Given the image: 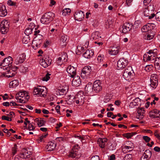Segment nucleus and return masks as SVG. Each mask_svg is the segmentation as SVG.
I'll return each mask as SVG.
<instances>
[{
    "label": "nucleus",
    "instance_id": "obj_1",
    "mask_svg": "<svg viewBox=\"0 0 160 160\" xmlns=\"http://www.w3.org/2000/svg\"><path fill=\"white\" fill-rule=\"evenodd\" d=\"M157 50L155 49L149 50L143 55V60L145 62L148 61H152L154 62L156 59L157 58Z\"/></svg>",
    "mask_w": 160,
    "mask_h": 160
},
{
    "label": "nucleus",
    "instance_id": "obj_2",
    "mask_svg": "<svg viewBox=\"0 0 160 160\" xmlns=\"http://www.w3.org/2000/svg\"><path fill=\"white\" fill-rule=\"evenodd\" d=\"M29 98L28 93L26 91H21L17 94L16 98L20 103H25Z\"/></svg>",
    "mask_w": 160,
    "mask_h": 160
},
{
    "label": "nucleus",
    "instance_id": "obj_3",
    "mask_svg": "<svg viewBox=\"0 0 160 160\" xmlns=\"http://www.w3.org/2000/svg\"><path fill=\"white\" fill-rule=\"evenodd\" d=\"M55 17V14L52 12H48L45 14L41 18V22L45 24H48L52 21Z\"/></svg>",
    "mask_w": 160,
    "mask_h": 160
},
{
    "label": "nucleus",
    "instance_id": "obj_4",
    "mask_svg": "<svg viewBox=\"0 0 160 160\" xmlns=\"http://www.w3.org/2000/svg\"><path fill=\"white\" fill-rule=\"evenodd\" d=\"M154 10L153 5H150L146 7L143 10L144 16L148 17V19H152L155 16V14L153 13Z\"/></svg>",
    "mask_w": 160,
    "mask_h": 160
},
{
    "label": "nucleus",
    "instance_id": "obj_5",
    "mask_svg": "<svg viewBox=\"0 0 160 160\" xmlns=\"http://www.w3.org/2000/svg\"><path fill=\"white\" fill-rule=\"evenodd\" d=\"M79 148V146L78 145L73 146L70 153V157L73 158H75V160L79 158L81 156V154L80 151L78 149Z\"/></svg>",
    "mask_w": 160,
    "mask_h": 160
},
{
    "label": "nucleus",
    "instance_id": "obj_6",
    "mask_svg": "<svg viewBox=\"0 0 160 160\" xmlns=\"http://www.w3.org/2000/svg\"><path fill=\"white\" fill-rule=\"evenodd\" d=\"M12 62V58L9 56L5 58L2 61L0 64V68L4 70H8L9 68L11 66V64Z\"/></svg>",
    "mask_w": 160,
    "mask_h": 160
},
{
    "label": "nucleus",
    "instance_id": "obj_7",
    "mask_svg": "<svg viewBox=\"0 0 160 160\" xmlns=\"http://www.w3.org/2000/svg\"><path fill=\"white\" fill-rule=\"evenodd\" d=\"M46 88L44 87L39 86L34 88L33 93L34 95L44 97L46 96Z\"/></svg>",
    "mask_w": 160,
    "mask_h": 160
},
{
    "label": "nucleus",
    "instance_id": "obj_8",
    "mask_svg": "<svg viewBox=\"0 0 160 160\" xmlns=\"http://www.w3.org/2000/svg\"><path fill=\"white\" fill-rule=\"evenodd\" d=\"M134 148L133 143L131 142H128L126 145H123L121 147L122 152L124 153L129 152L132 151Z\"/></svg>",
    "mask_w": 160,
    "mask_h": 160
},
{
    "label": "nucleus",
    "instance_id": "obj_9",
    "mask_svg": "<svg viewBox=\"0 0 160 160\" xmlns=\"http://www.w3.org/2000/svg\"><path fill=\"white\" fill-rule=\"evenodd\" d=\"M0 31L3 34L6 33L8 31L9 24L8 21L6 20H3L0 25Z\"/></svg>",
    "mask_w": 160,
    "mask_h": 160
},
{
    "label": "nucleus",
    "instance_id": "obj_10",
    "mask_svg": "<svg viewBox=\"0 0 160 160\" xmlns=\"http://www.w3.org/2000/svg\"><path fill=\"white\" fill-rule=\"evenodd\" d=\"M108 141L106 138H99L98 140V143L100 148H101V151L104 153L106 152V149L105 147Z\"/></svg>",
    "mask_w": 160,
    "mask_h": 160
},
{
    "label": "nucleus",
    "instance_id": "obj_11",
    "mask_svg": "<svg viewBox=\"0 0 160 160\" xmlns=\"http://www.w3.org/2000/svg\"><path fill=\"white\" fill-rule=\"evenodd\" d=\"M128 61L123 58L120 59L117 62V68L118 70L123 69L128 65Z\"/></svg>",
    "mask_w": 160,
    "mask_h": 160
},
{
    "label": "nucleus",
    "instance_id": "obj_12",
    "mask_svg": "<svg viewBox=\"0 0 160 160\" xmlns=\"http://www.w3.org/2000/svg\"><path fill=\"white\" fill-rule=\"evenodd\" d=\"M132 68L130 67H128L125 69L123 72L122 76L123 78L126 80H129L132 76Z\"/></svg>",
    "mask_w": 160,
    "mask_h": 160
},
{
    "label": "nucleus",
    "instance_id": "obj_13",
    "mask_svg": "<svg viewBox=\"0 0 160 160\" xmlns=\"http://www.w3.org/2000/svg\"><path fill=\"white\" fill-rule=\"evenodd\" d=\"M74 102L78 104L79 106H82L84 102V97L82 95H81L80 94L78 93L73 98Z\"/></svg>",
    "mask_w": 160,
    "mask_h": 160
},
{
    "label": "nucleus",
    "instance_id": "obj_14",
    "mask_svg": "<svg viewBox=\"0 0 160 160\" xmlns=\"http://www.w3.org/2000/svg\"><path fill=\"white\" fill-rule=\"evenodd\" d=\"M40 65L44 68H47L51 63L52 59L48 57L43 58L40 61Z\"/></svg>",
    "mask_w": 160,
    "mask_h": 160
},
{
    "label": "nucleus",
    "instance_id": "obj_15",
    "mask_svg": "<svg viewBox=\"0 0 160 160\" xmlns=\"http://www.w3.org/2000/svg\"><path fill=\"white\" fill-rule=\"evenodd\" d=\"M120 47L119 45L114 46L111 47L108 50V53L110 55H116L119 53Z\"/></svg>",
    "mask_w": 160,
    "mask_h": 160
},
{
    "label": "nucleus",
    "instance_id": "obj_16",
    "mask_svg": "<svg viewBox=\"0 0 160 160\" xmlns=\"http://www.w3.org/2000/svg\"><path fill=\"white\" fill-rule=\"evenodd\" d=\"M94 92L98 93L100 92L102 89V87L100 81L97 80L94 81L93 85Z\"/></svg>",
    "mask_w": 160,
    "mask_h": 160
},
{
    "label": "nucleus",
    "instance_id": "obj_17",
    "mask_svg": "<svg viewBox=\"0 0 160 160\" xmlns=\"http://www.w3.org/2000/svg\"><path fill=\"white\" fill-rule=\"evenodd\" d=\"M90 66L85 67L82 70L81 73V77L82 78L85 79L87 78L90 74L91 71Z\"/></svg>",
    "mask_w": 160,
    "mask_h": 160
},
{
    "label": "nucleus",
    "instance_id": "obj_18",
    "mask_svg": "<svg viewBox=\"0 0 160 160\" xmlns=\"http://www.w3.org/2000/svg\"><path fill=\"white\" fill-rule=\"evenodd\" d=\"M42 42L41 38L38 39L37 37L34 38L32 42V46L34 49L40 47Z\"/></svg>",
    "mask_w": 160,
    "mask_h": 160
},
{
    "label": "nucleus",
    "instance_id": "obj_19",
    "mask_svg": "<svg viewBox=\"0 0 160 160\" xmlns=\"http://www.w3.org/2000/svg\"><path fill=\"white\" fill-rule=\"evenodd\" d=\"M68 60V57L66 53H64L60 57H59L56 61V63L58 65L61 66L64 62H66Z\"/></svg>",
    "mask_w": 160,
    "mask_h": 160
},
{
    "label": "nucleus",
    "instance_id": "obj_20",
    "mask_svg": "<svg viewBox=\"0 0 160 160\" xmlns=\"http://www.w3.org/2000/svg\"><path fill=\"white\" fill-rule=\"evenodd\" d=\"M84 17V14L83 12L81 11L76 12L74 14L75 19L76 20L81 21Z\"/></svg>",
    "mask_w": 160,
    "mask_h": 160
},
{
    "label": "nucleus",
    "instance_id": "obj_21",
    "mask_svg": "<svg viewBox=\"0 0 160 160\" xmlns=\"http://www.w3.org/2000/svg\"><path fill=\"white\" fill-rule=\"evenodd\" d=\"M31 154V152L26 149H22L20 154V158L23 159H26L29 158Z\"/></svg>",
    "mask_w": 160,
    "mask_h": 160
},
{
    "label": "nucleus",
    "instance_id": "obj_22",
    "mask_svg": "<svg viewBox=\"0 0 160 160\" xmlns=\"http://www.w3.org/2000/svg\"><path fill=\"white\" fill-rule=\"evenodd\" d=\"M25 57L26 55L25 54L22 53L20 54L16 58L15 63L17 65L22 63L24 61Z\"/></svg>",
    "mask_w": 160,
    "mask_h": 160
},
{
    "label": "nucleus",
    "instance_id": "obj_23",
    "mask_svg": "<svg viewBox=\"0 0 160 160\" xmlns=\"http://www.w3.org/2000/svg\"><path fill=\"white\" fill-rule=\"evenodd\" d=\"M68 73L70 75V77L73 78L76 74V69L71 65L69 66L67 69Z\"/></svg>",
    "mask_w": 160,
    "mask_h": 160
},
{
    "label": "nucleus",
    "instance_id": "obj_24",
    "mask_svg": "<svg viewBox=\"0 0 160 160\" xmlns=\"http://www.w3.org/2000/svg\"><path fill=\"white\" fill-rule=\"evenodd\" d=\"M140 99L138 98L134 99L130 102L129 104V107L130 108H134L140 104Z\"/></svg>",
    "mask_w": 160,
    "mask_h": 160
},
{
    "label": "nucleus",
    "instance_id": "obj_25",
    "mask_svg": "<svg viewBox=\"0 0 160 160\" xmlns=\"http://www.w3.org/2000/svg\"><path fill=\"white\" fill-rule=\"evenodd\" d=\"M56 146V143L54 142H50L48 143L46 146V149L48 151H51L54 149Z\"/></svg>",
    "mask_w": 160,
    "mask_h": 160
},
{
    "label": "nucleus",
    "instance_id": "obj_26",
    "mask_svg": "<svg viewBox=\"0 0 160 160\" xmlns=\"http://www.w3.org/2000/svg\"><path fill=\"white\" fill-rule=\"evenodd\" d=\"M81 84V81L80 77L78 76L75 77L72 82V86L75 87H77L79 86Z\"/></svg>",
    "mask_w": 160,
    "mask_h": 160
},
{
    "label": "nucleus",
    "instance_id": "obj_27",
    "mask_svg": "<svg viewBox=\"0 0 160 160\" xmlns=\"http://www.w3.org/2000/svg\"><path fill=\"white\" fill-rule=\"evenodd\" d=\"M67 36H62L60 38L59 40V44L61 46H65L67 44Z\"/></svg>",
    "mask_w": 160,
    "mask_h": 160
},
{
    "label": "nucleus",
    "instance_id": "obj_28",
    "mask_svg": "<svg viewBox=\"0 0 160 160\" xmlns=\"http://www.w3.org/2000/svg\"><path fill=\"white\" fill-rule=\"evenodd\" d=\"M68 87L59 89L56 91V94L57 95H62L65 94L68 91Z\"/></svg>",
    "mask_w": 160,
    "mask_h": 160
},
{
    "label": "nucleus",
    "instance_id": "obj_29",
    "mask_svg": "<svg viewBox=\"0 0 160 160\" xmlns=\"http://www.w3.org/2000/svg\"><path fill=\"white\" fill-rule=\"evenodd\" d=\"M7 14V12L5 5L0 7V16L4 17Z\"/></svg>",
    "mask_w": 160,
    "mask_h": 160
},
{
    "label": "nucleus",
    "instance_id": "obj_30",
    "mask_svg": "<svg viewBox=\"0 0 160 160\" xmlns=\"http://www.w3.org/2000/svg\"><path fill=\"white\" fill-rule=\"evenodd\" d=\"M85 90L87 91V92L91 93L94 92V89H93V85L90 82H89L85 87Z\"/></svg>",
    "mask_w": 160,
    "mask_h": 160
},
{
    "label": "nucleus",
    "instance_id": "obj_31",
    "mask_svg": "<svg viewBox=\"0 0 160 160\" xmlns=\"http://www.w3.org/2000/svg\"><path fill=\"white\" fill-rule=\"evenodd\" d=\"M158 114L160 115V111L157 109H154L150 112L149 115L150 117L154 118Z\"/></svg>",
    "mask_w": 160,
    "mask_h": 160
},
{
    "label": "nucleus",
    "instance_id": "obj_32",
    "mask_svg": "<svg viewBox=\"0 0 160 160\" xmlns=\"http://www.w3.org/2000/svg\"><path fill=\"white\" fill-rule=\"evenodd\" d=\"M101 37L100 33L98 31L93 32L91 37V39L96 40L99 39Z\"/></svg>",
    "mask_w": 160,
    "mask_h": 160
},
{
    "label": "nucleus",
    "instance_id": "obj_33",
    "mask_svg": "<svg viewBox=\"0 0 160 160\" xmlns=\"http://www.w3.org/2000/svg\"><path fill=\"white\" fill-rule=\"evenodd\" d=\"M35 121L37 123V124L39 127L44 126L46 123V121L41 118H36Z\"/></svg>",
    "mask_w": 160,
    "mask_h": 160
},
{
    "label": "nucleus",
    "instance_id": "obj_34",
    "mask_svg": "<svg viewBox=\"0 0 160 160\" xmlns=\"http://www.w3.org/2000/svg\"><path fill=\"white\" fill-rule=\"evenodd\" d=\"M93 54L94 53L92 50H87L83 53V56L85 58H88L92 56L93 55Z\"/></svg>",
    "mask_w": 160,
    "mask_h": 160
},
{
    "label": "nucleus",
    "instance_id": "obj_35",
    "mask_svg": "<svg viewBox=\"0 0 160 160\" xmlns=\"http://www.w3.org/2000/svg\"><path fill=\"white\" fill-rule=\"evenodd\" d=\"M138 118L142 119L144 117L145 114V111L143 108H140L138 110Z\"/></svg>",
    "mask_w": 160,
    "mask_h": 160
},
{
    "label": "nucleus",
    "instance_id": "obj_36",
    "mask_svg": "<svg viewBox=\"0 0 160 160\" xmlns=\"http://www.w3.org/2000/svg\"><path fill=\"white\" fill-rule=\"evenodd\" d=\"M155 63V67L156 69L160 71V58L156 59L154 62Z\"/></svg>",
    "mask_w": 160,
    "mask_h": 160
},
{
    "label": "nucleus",
    "instance_id": "obj_37",
    "mask_svg": "<svg viewBox=\"0 0 160 160\" xmlns=\"http://www.w3.org/2000/svg\"><path fill=\"white\" fill-rule=\"evenodd\" d=\"M151 84L150 86L152 89H155L157 86L158 80H153L152 79H150Z\"/></svg>",
    "mask_w": 160,
    "mask_h": 160
},
{
    "label": "nucleus",
    "instance_id": "obj_38",
    "mask_svg": "<svg viewBox=\"0 0 160 160\" xmlns=\"http://www.w3.org/2000/svg\"><path fill=\"white\" fill-rule=\"evenodd\" d=\"M10 69V72H12V75H10L7 76V77L8 78L12 77H13L16 73V71L17 69V68L16 67H12L11 68H9Z\"/></svg>",
    "mask_w": 160,
    "mask_h": 160
},
{
    "label": "nucleus",
    "instance_id": "obj_39",
    "mask_svg": "<svg viewBox=\"0 0 160 160\" xmlns=\"http://www.w3.org/2000/svg\"><path fill=\"white\" fill-rule=\"evenodd\" d=\"M149 155H148L146 153L144 152L141 158V160H148L151 155V152L150 151L148 152Z\"/></svg>",
    "mask_w": 160,
    "mask_h": 160
},
{
    "label": "nucleus",
    "instance_id": "obj_40",
    "mask_svg": "<svg viewBox=\"0 0 160 160\" xmlns=\"http://www.w3.org/2000/svg\"><path fill=\"white\" fill-rule=\"evenodd\" d=\"M18 81L17 80H15L9 83V87L13 88L16 87L18 85Z\"/></svg>",
    "mask_w": 160,
    "mask_h": 160
},
{
    "label": "nucleus",
    "instance_id": "obj_41",
    "mask_svg": "<svg viewBox=\"0 0 160 160\" xmlns=\"http://www.w3.org/2000/svg\"><path fill=\"white\" fill-rule=\"evenodd\" d=\"M105 28L107 29L112 28L113 27L112 22L110 20H108L105 24Z\"/></svg>",
    "mask_w": 160,
    "mask_h": 160
},
{
    "label": "nucleus",
    "instance_id": "obj_42",
    "mask_svg": "<svg viewBox=\"0 0 160 160\" xmlns=\"http://www.w3.org/2000/svg\"><path fill=\"white\" fill-rule=\"evenodd\" d=\"M150 29L149 26V24H148L143 26L141 29V30L143 32H146L148 31Z\"/></svg>",
    "mask_w": 160,
    "mask_h": 160
},
{
    "label": "nucleus",
    "instance_id": "obj_43",
    "mask_svg": "<svg viewBox=\"0 0 160 160\" xmlns=\"http://www.w3.org/2000/svg\"><path fill=\"white\" fill-rule=\"evenodd\" d=\"M154 37L152 33H148L146 35L144 36V39L145 40H150L152 39Z\"/></svg>",
    "mask_w": 160,
    "mask_h": 160
},
{
    "label": "nucleus",
    "instance_id": "obj_44",
    "mask_svg": "<svg viewBox=\"0 0 160 160\" xmlns=\"http://www.w3.org/2000/svg\"><path fill=\"white\" fill-rule=\"evenodd\" d=\"M71 12V10L69 8H65L62 11V14L63 15L66 16L68 14H69Z\"/></svg>",
    "mask_w": 160,
    "mask_h": 160
},
{
    "label": "nucleus",
    "instance_id": "obj_45",
    "mask_svg": "<svg viewBox=\"0 0 160 160\" xmlns=\"http://www.w3.org/2000/svg\"><path fill=\"white\" fill-rule=\"evenodd\" d=\"M30 39L28 36L23 37L22 39V42L24 44H27L30 41Z\"/></svg>",
    "mask_w": 160,
    "mask_h": 160
},
{
    "label": "nucleus",
    "instance_id": "obj_46",
    "mask_svg": "<svg viewBox=\"0 0 160 160\" xmlns=\"http://www.w3.org/2000/svg\"><path fill=\"white\" fill-rule=\"evenodd\" d=\"M153 66L152 65H146L144 68L145 70L147 72H149L152 70Z\"/></svg>",
    "mask_w": 160,
    "mask_h": 160
},
{
    "label": "nucleus",
    "instance_id": "obj_47",
    "mask_svg": "<svg viewBox=\"0 0 160 160\" xmlns=\"http://www.w3.org/2000/svg\"><path fill=\"white\" fill-rule=\"evenodd\" d=\"M40 32V31L39 30L36 29L35 28V31H34V35L37 36L36 37L38 38V37L39 38H42V36L40 34H39Z\"/></svg>",
    "mask_w": 160,
    "mask_h": 160
},
{
    "label": "nucleus",
    "instance_id": "obj_48",
    "mask_svg": "<svg viewBox=\"0 0 160 160\" xmlns=\"http://www.w3.org/2000/svg\"><path fill=\"white\" fill-rule=\"evenodd\" d=\"M97 59L99 62H102L104 59V55H102L99 54L97 58Z\"/></svg>",
    "mask_w": 160,
    "mask_h": 160
},
{
    "label": "nucleus",
    "instance_id": "obj_49",
    "mask_svg": "<svg viewBox=\"0 0 160 160\" xmlns=\"http://www.w3.org/2000/svg\"><path fill=\"white\" fill-rule=\"evenodd\" d=\"M33 30L29 28H27L25 31V33L28 36L29 34L32 33Z\"/></svg>",
    "mask_w": 160,
    "mask_h": 160
},
{
    "label": "nucleus",
    "instance_id": "obj_50",
    "mask_svg": "<svg viewBox=\"0 0 160 160\" xmlns=\"http://www.w3.org/2000/svg\"><path fill=\"white\" fill-rule=\"evenodd\" d=\"M127 27L126 25L124 24L122 27V32L123 33H126L129 31L130 30Z\"/></svg>",
    "mask_w": 160,
    "mask_h": 160
},
{
    "label": "nucleus",
    "instance_id": "obj_51",
    "mask_svg": "<svg viewBox=\"0 0 160 160\" xmlns=\"http://www.w3.org/2000/svg\"><path fill=\"white\" fill-rule=\"evenodd\" d=\"M51 75L50 74L47 73L46 76L43 78L42 80L43 81H47L50 78V76Z\"/></svg>",
    "mask_w": 160,
    "mask_h": 160
},
{
    "label": "nucleus",
    "instance_id": "obj_52",
    "mask_svg": "<svg viewBox=\"0 0 160 160\" xmlns=\"http://www.w3.org/2000/svg\"><path fill=\"white\" fill-rule=\"evenodd\" d=\"M2 118L3 120H6L8 121H11L12 120L11 117L3 116L2 117Z\"/></svg>",
    "mask_w": 160,
    "mask_h": 160
},
{
    "label": "nucleus",
    "instance_id": "obj_53",
    "mask_svg": "<svg viewBox=\"0 0 160 160\" xmlns=\"http://www.w3.org/2000/svg\"><path fill=\"white\" fill-rule=\"evenodd\" d=\"M7 4L10 6H15L17 5V3L10 0H9L8 1Z\"/></svg>",
    "mask_w": 160,
    "mask_h": 160
},
{
    "label": "nucleus",
    "instance_id": "obj_54",
    "mask_svg": "<svg viewBox=\"0 0 160 160\" xmlns=\"http://www.w3.org/2000/svg\"><path fill=\"white\" fill-rule=\"evenodd\" d=\"M135 134V133H128L126 134L125 136L127 138H129Z\"/></svg>",
    "mask_w": 160,
    "mask_h": 160
},
{
    "label": "nucleus",
    "instance_id": "obj_55",
    "mask_svg": "<svg viewBox=\"0 0 160 160\" xmlns=\"http://www.w3.org/2000/svg\"><path fill=\"white\" fill-rule=\"evenodd\" d=\"M125 160H132V156L131 154L126 155L125 157Z\"/></svg>",
    "mask_w": 160,
    "mask_h": 160
},
{
    "label": "nucleus",
    "instance_id": "obj_56",
    "mask_svg": "<svg viewBox=\"0 0 160 160\" xmlns=\"http://www.w3.org/2000/svg\"><path fill=\"white\" fill-rule=\"evenodd\" d=\"M35 129V127L33 126V123H32L29 124L28 127V129L29 131L33 130Z\"/></svg>",
    "mask_w": 160,
    "mask_h": 160
},
{
    "label": "nucleus",
    "instance_id": "obj_57",
    "mask_svg": "<svg viewBox=\"0 0 160 160\" xmlns=\"http://www.w3.org/2000/svg\"><path fill=\"white\" fill-rule=\"evenodd\" d=\"M155 16L157 21L160 22V12H157Z\"/></svg>",
    "mask_w": 160,
    "mask_h": 160
},
{
    "label": "nucleus",
    "instance_id": "obj_58",
    "mask_svg": "<svg viewBox=\"0 0 160 160\" xmlns=\"http://www.w3.org/2000/svg\"><path fill=\"white\" fill-rule=\"evenodd\" d=\"M77 49L78 51L82 52L83 51L84 48L81 45H79L77 46Z\"/></svg>",
    "mask_w": 160,
    "mask_h": 160
},
{
    "label": "nucleus",
    "instance_id": "obj_59",
    "mask_svg": "<svg viewBox=\"0 0 160 160\" xmlns=\"http://www.w3.org/2000/svg\"><path fill=\"white\" fill-rule=\"evenodd\" d=\"M110 100V98L108 96H105L104 99V102L105 103H107L109 102Z\"/></svg>",
    "mask_w": 160,
    "mask_h": 160
},
{
    "label": "nucleus",
    "instance_id": "obj_60",
    "mask_svg": "<svg viewBox=\"0 0 160 160\" xmlns=\"http://www.w3.org/2000/svg\"><path fill=\"white\" fill-rule=\"evenodd\" d=\"M132 0H126L125 6H129L131 5Z\"/></svg>",
    "mask_w": 160,
    "mask_h": 160
},
{
    "label": "nucleus",
    "instance_id": "obj_61",
    "mask_svg": "<svg viewBox=\"0 0 160 160\" xmlns=\"http://www.w3.org/2000/svg\"><path fill=\"white\" fill-rule=\"evenodd\" d=\"M143 138L147 142H148L150 140V138L147 136H144Z\"/></svg>",
    "mask_w": 160,
    "mask_h": 160
},
{
    "label": "nucleus",
    "instance_id": "obj_62",
    "mask_svg": "<svg viewBox=\"0 0 160 160\" xmlns=\"http://www.w3.org/2000/svg\"><path fill=\"white\" fill-rule=\"evenodd\" d=\"M125 24L127 26V27L130 30L132 28L133 25L132 24H130L128 23H125Z\"/></svg>",
    "mask_w": 160,
    "mask_h": 160
},
{
    "label": "nucleus",
    "instance_id": "obj_63",
    "mask_svg": "<svg viewBox=\"0 0 160 160\" xmlns=\"http://www.w3.org/2000/svg\"><path fill=\"white\" fill-rule=\"evenodd\" d=\"M56 4V2L54 0H50L49 6L50 7H52V6L55 5Z\"/></svg>",
    "mask_w": 160,
    "mask_h": 160
},
{
    "label": "nucleus",
    "instance_id": "obj_64",
    "mask_svg": "<svg viewBox=\"0 0 160 160\" xmlns=\"http://www.w3.org/2000/svg\"><path fill=\"white\" fill-rule=\"evenodd\" d=\"M90 160H99V157L97 155L93 156L91 158Z\"/></svg>",
    "mask_w": 160,
    "mask_h": 160
}]
</instances>
